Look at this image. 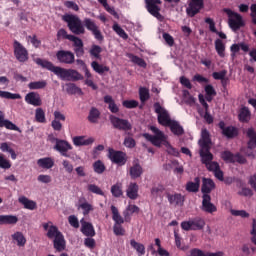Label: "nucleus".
Instances as JSON below:
<instances>
[{
    "mask_svg": "<svg viewBox=\"0 0 256 256\" xmlns=\"http://www.w3.org/2000/svg\"><path fill=\"white\" fill-rule=\"evenodd\" d=\"M63 21L67 23L68 29L74 35H85L86 28L87 31H90L92 33L94 39H96V41H99V43H103V41L105 40V37L101 33V29H99V26L97 25V23H95V20L91 18H84L82 22L77 15L66 14L63 16Z\"/></svg>",
    "mask_w": 256,
    "mask_h": 256,
    "instance_id": "1",
    "label": "nucleus"
},
{
    "mask_svg": "<svg viewBox=\"0 0 256 256\" xmlns=\"http://www.w3.org/2000/svg\"><path fill=\"white\" fill-rule=\"evenodd\" d=\"M36 65L42 67V69H47V71H51L55 73L59 79L62 81H83V74L79 73V71L75 69H67L62 68L60 66H54L53 62L41 58L35 59Z\"/></svg>",
    "mask_w": 256,
    "mask_h": 256,
    "instance_id": "2",
    "label": "nucleus"
},
{
    "mask_svg": "<svg viewBox=\"0 0 256 256\" xmlns=\"http://www.w3.org/2000/svg\"><path fill=\"white\" fill-rule=\"evenodd\" d=\"M57 37L58 39H68V41H72L76 57H83V55H85V44L81 38L67 34V30L63 28L58 30Z\"/></svg>",
    "mask_w": 256,
    "mask_h": 256,
    "instance_id": "3",
    "label": "nucleus"
},
{
    "mask_svg": "<svg viewBox=\"0 0 256 256\" xmlns=\"http://www.w3.org/2000/svg\"><path fill=\"white\" fill-rule=\"evenodd\" d=\"M205 225V219L197 216L188 221L181 222V229H183V231H203Z\"/></svg>",
    "mask_w": 256,
    "mask_h": 256,
    "instance_id": "4",
    "label": "nucleus"
},
{
    "mask_svg": "<svg viewBox=\"0 0 256 256\" xmlns=\"http://www.w3.org/2000/svg\"><path fill=\"white\" fill-rule=\"evenodd\" d=\"M224 13L228 15V25L232 31H239L240 27H245L243 17L229 8H224Z\"/></svg>",
    "mask_w": 256,
    "mask_h": 256,
    "instance_id": "5",
    "label": "nucleus"
},
{
    "mask_svg": "<svg viewBox=\"0 0 256 256\" xmlns=\"http://www.w3.org/2000/svg\"><path fill=\"white\" fill-rule=\"evenodd\" d=\"M145 9L148 11L152 17H155L158 21H163L165 17L161 15V5L163 2L161 0H144Z\"/></svg>",
    "mask_w": 256,
    "mask_h": 256,
    "instance_id": "6",
    "label": "nucleus"
},
{
    "mask_svg": "<svg viewBox=\"0 0 256 256\" xmlns=\"http://www.w3.org/2000/svg\"><path fill=\"white\" fill-rule=\"evenodd\" d=\"M109 121L114 129L127 133L133 129V124L125 118H119L113 114L109 116Z\"/></svg>",
    "mask_w": 256,
    "mask_h": 256,
    "instance_id": "7",
    "label": "nucleus"
},
{
    "mask_svg": "<svg viewBox=\"0 0 256 256\" xmlns=\"http://www.w3.org/2000/svg\"><path fill=\"white\" fill-rule=\"evenodd\" d=\"M150 131H152L154 135L144 133L143 137H145L147 141H150V143H152V145H154L155 147H161V144L163 143V141H165V134L155 126H151Z\"/></svg>",
    "mask_w": 256,
    "mask_h": 256,
    "instance_id": "8",
    "label": "nucleus"
},
{
    "mask_svg": "<svg viewBox=\"0 0 256 256\" xmlns=\"http://www.w3.org/2000/svg\"><path fill=\"white\" fill-rule=\"evenodd\" d=\"M154 109L155 113L158 115L159 125H162V127L170 126L173 120L171 119L169 112L165 108H162L159 102L154 103Z\"/></svg>",
    "mask_w": 256,
    "mask_h": 256,
    "instance_id": "9",
    "label": "nucleus"
},
{
    "mask_svg": "<svg viewBox=\"0 0 256 256\" xmlns=\"http://www.w3.org/2000/svg\"><path fill=\"white\" fill-rule=\"evenodd\" d=\"M14 57L19 61V63H25L29 61V52L27 48L23 46L19 41L15 40L13 43Z\"/></svg>",
    "mask_w": 256,
    "mask_h": 256,
    "instance_id": "10",
    "label": "nucleus"
},
{
    "mask_svg": "<svg viewBox=\"0 0 256 256\" xmlns=\"http://www.w3.org/2000/svg\"><path fill=\"white\" fill-rule=\"evenodd\" d=\"M108 158L112 163L116 165L123 166L127 163V153L119 150H115L113 148H109L108 150Z\"/></svg>",
    "mask_w": 256,
    "mask_h": 256,
    "instance_id": "11",
    "label": "nucleus"
},
{
    "mask_svg": "<svg viewBox=\"0 0 256 256\" xmlns=\"http://www.w3.org/2000/svg\"><path fill=\"white\" fill-rule=\"evenodd\" d=\"M58 63L63 65H73L75 63V54L69 50H59L56 52Z\"/></svg>",
    "mask_w": 256,
    "mask_h": 256,
    "instance_id": "12",
    "label": "nucleus"
},
{
    "mask_svg": "<svg viewBox=\"0 0 256 256\" xmlns=\"http://www.w3.org/2000/svg\"><path fill=\"white\" fill-rule=\"evenodd\" d=\"M203 7H205L204 0H191L186 8V15L189 17H195V15L201 12Z\"/></svg>",
    "mask_w": 256,
    "mask_h": 256,
    "instance_id": "13",
    "label": "nucleus"
},
{
    "mask_svg": "<svg viewBox=\"0 0 256 256\" xmlns=\"http://www.w3.org/2000/svg\"><path fill=\"white\" fill-rule=\"evenodd\" d=\"M218 127L221 129L222 135L226 137V139H235V137L239 135V130L234 126H226L225 121H220Z\"/></svg>",
    "mask_w": 256,
    "mask_h": 256,
    "instance_id": "14",
    "label": "nucleus"
},
{
    "mask_svg": "<svg viewBox=\"0 0 256 256\" xmlns=\"http://www.w3.org/2000/svg\"><path fill=\"white\" fill-rule=\"evenodd\" d=\"M201 209L204 211V213H216L217 206L211 202V195H202Z\"/></svg>",
    "mask_w": 256,
    "mask_h": 256,
    "instance_id": "15",
    "label": "nucleus"
},
{
    "mask_svg": "<svg viewBox=\"0 0 256 256\" xmlns=\"http://www.w3.org/2000/svg\"><path fill=\"white\" fill-rule=\"evenodd\" d=\"M54 149L58 151L62 157H71L67 151H71L73 149V146L70 145L69 142L66 140H58L57 144H55Z\"/></svg>",
    "mask_w": 256,
    "mask_h": 256,
    "instance_id": "16",
    "label": "nucleus"
},
{
    "mask_svg": "<svg viewBox=\"0 0 256 256\" xmlns=\"http://www.w3.org/2000/svg\"><path fill=\"white\" fill-rule=\"evenodd\" d=\"M52 224V222L42 224L44 231H47L46 237H48V239H56L60 234H62L61 231H59V228Z\"/></svg>",
    "mask_w": 256,
    "mask_h": 256,
    "instance_id": "17",
    "label": "nucleus"
},
{
    "mask_svg": "<svg viewBox=\"0 0 256 256\" xmlns=\"http://www.w3.org/2000/svg\"><path fill=\"white\" fill-rule=\"evenodd\" d=\"M166 197L168 199V203H170V205H174L175 207H183L185 203V196H182L181 193H166Z\"/></svg>",
    "mask_w": 256,
    "mask_h": 256,
    "instance_id": "18",
    "label": "nucleus"
},
{
    "mask_svg": "<svg viewBox=\"0 0 256 256\" xmlns=\"http://www.w3.org/2000/svg\"><path fill=\"white\" fill-rule=\"evenodd\" d=\"M25 101L28 103V105H33L34 107H41V105H43L41 95H39L37 92H30L26 94Z\"/></svg>",
    "mask_w": 256,
    "mask_h": 256,
    "instance_id": "19",
    "label": "nucleus"
},
{
    "mask_svg": "<svg viewBox=\"0 0 256 256\" xmlns=\"http://www.w3.org/2000/svg\"><path fill=\"white\" fill-rule=\"evenodd\" d=\"M199 155L201 158V163L203 165H207L211 161H213V154L211 153V146L200 147Z\"/></svg>",
    "mask_w": 256,
    "mask_h": 256,
    "instance_id": "20",
    "label": "nucleus"
},
{
    "mask_svg": "<svg viewBox=\"0 0 256 256\" xmlns=\"http://www.w3.org/2000/svg\"><path fill=\"white\" fill-rule=\"evenodd\" d=\"M215 189V182L211 178L202 179L201 193L202 195H210L211 191Z\"/></svg>",
    "mask_w": 256,
    "mask_h": 256,
    "instance_id": "21",
    "label": "nucleus"
},
{
    "mask_svg": "<svg viewBox=\"0 0 256 256\" xmlns=\"http://www.w3.org/2000/svg\"><path fill=\"white\" fill-rule=\"evenodd\" d=\"M0 127H5L10 131H18V133H21V129L17 125L9 120H5V114L3 111H0Z\"/></svg>",
    "mask_w": 256,
    "mask_h": 256,
    "instance_id": "22",
    "label": "nucleus"
},
{
    "mask_svg": "<svg viewBox=\"0 0 256 256\" xmlns=\"http://www.w3.org/2000/svg\"><path fill=\"white\" fill-rule=\"evenodd\" d=\"M72 141L75 147H84L87 145H93V143H95V138L90 137L86 139L85 136H75Z\"/></svg>",
    "mask_w": 256,
    "mask_h": 256,
    "instance_id": "23",
    "label": "nucleus"
},
{
    "mask_svg": "<svg viewBox=\"0 0 256 256\" xmlns=\"http://www.w3.org/2000/svg\"><path fill=\"white\" fill-rule=\"evenodd\" d=\"M81 225V233H83L85 237H95V228L93 227V224L85 220H81Z\"/></svg>",
    "mask_w": 256,
    "mask_h": 256,
    "instance_id": "24",
    "label": "nucleus"
},
{
    "mask_svg": "<svg viewBox=\"0 0 256 256\" xmlns=\"http://www.w3.org/2000/svg\"><path fill=\"white\" fill-rule=\"evenodd\" d=\"M37 165L40 169H52L55 165V160L51 157L40 158L37 160Z\"/></svg>",
    "mask_w": 256,
    "mask_h": 256,
    "instance_id": "25",
    "label": "nucleus"
},
{
    "mask_svg": "<svg viewBox=\"0 0 256 256\" xmlns=\"http://www.w3.org/2000/svg\"><path fill=\"white\" fill-rule=\"evenodd\" d=\"M131 179H139L143 175V167L139 163H134L129 170Z\"/></svg>",
    "mask_w": 256,
    "mask_h": 256,
    "instance_id": "26",
    "label": "nucleus"
},
{
    "mask_svg": "<svg viewBox=\"0 0 256 256\" xmlns=\"http://www.w3.org/2000/svg\"><path fill=\"white\" fill-rule=\"evenodd\" d=\"M53 245L56 251H59V252L65 251L66 243H65V236H63V233L58 235L56 238H54Z\"/></svg>",
    "mask_w": 256,
    "mask_h": 256,
    "instance_id": "27",
    "label": "nucleus"
},
{
    "mask_svg": "<svg viewBox=\"0 0 256 256\" xmlns=\"http://www.w3.org/2000/svg\"><path fill=\"white\" fill-rule=\"evenodd\" d=\"M104 103L108 105L109 111H111L114 114L119 113V106H117V103H115L113 96L111 95L104 96Z\"/></svg>",
    "mask_w": 256,
    "mask_h": 256,
    "instance_id": "28",
    "label": "nucleus"
},
{
    "mask_svg": "<svg viewBox=\"0 0 256 256\" xmlns=\"http://www.w3.org/2000/svg\"><path fill=\"white\" fill-rule=\"evenodd\" d=\"M201 140L199 141V145L200 147H210L209 145H211V134H209V130L208 129H202L201 132Z\"/></svg>",
    "mask_w": 256,
    "mask_h": 256,
    "instance_id": "29",
    "label": "nucleus"
},
{
    "mask_svg": "<svg viewBox=\"0 0 256 256\" xmlns=\"http://www.w3.org/2000/svg\"><path fill=\"white\" fill-rule=\"evenodd\" d=\"M18 201H19V203L24 205L25 209H29L30 211H35V209H37V203L33 200H29V198H27L25 196H21L18 199Z\"/></svg>",
    "mask_w": 256,
    "mask_h": 256,
    "instance_id": "30",
    "label": "nucleus"
},
{
    "mask_svg": "<svg viewBox=\"0 0 256 256\" xmlns=\"http://www.w3.org/2000/svg\"><path fill=\"white\" fill-rule=\"evenodd\" d=\"M19 221L17 216L13 215H0V225H16Z\"/></svg>",
    "mask_w": 256,
    "mask_h": 256,
    "instance_id": "31",
    "label": "nucleus"
},
{
    "mask_svg": "<svg viewBox=\"0 0 256 256\" xmlns=\"http://www.w3.org/2000/svg\"><path fill=\"white\" fill-rule=\"evenodd\" d=\"M126 193L129 199H137V197H139V186L137 185V183H130Z\"/></svg>",
    "mask_w": 256,
    "mask_h": 256,
    "instance_id": "32",
    "label": "nucleus"
},
{
    "mask_svg": "<svg viewBox=\"0 0 256 256\" xmlns=\"http://www.w3.org/2000/svg\"><path fill=\"white\" fill-rule=\"evenodd\" d=\"M150 193L155 199L159 197L160 199H163V193H165V186L157 184L151 188Z\"/></svg>",
    "mask_w": 256,
    "mask_h": 256,
    "instance_id": "33",
    "label": "nucleus"
},
{
    "mask_svg": "<svg viewBox=\"0 0 256 256\" xmlns=\"http://www.w3.org/2000/svg\"><path fill=\"white\" fill-rule=\"evenodd\" d=\"M201 185V179H199V177H196L194 179V182H188L186 184V191H188V193H197V191H199V187Z\"/></svg>",
    "mask_w": 256,
    "mask_h": 256,
    "instance_id": "34",
    "label": "nucleus"
},
{
    "mask_svg": "<svg viewBox=\"0 0 256 256\" xmlns=\"http://www.w3.org/2000/svg\"><path fill=\"white\" fill-rule=\"evenodd\" d=\"M238 117L241 123H249V121H251V111L249 110V108L243 107L241 108Z\"/></svg>",
    "mask_w": 256,
    "mask_h": 256,
    "instance_id": "35",
    "label": "nucleus"
},
{
    "mask_svg": "<svg viewBox=\"0 0 256 256\" xmlns=\"http://www.w3.org/2000/svg\"><path fill=\"white\" fill-rule=\"evenodd\" d=\"M111 211H112V219L115 222L114 225H123V223H125V219H123L121 214H119V209H117V207L112 205Z\"/></svg>",
    "mask_w": 256,
    "mask_h": 256,
    "instance_id": "36",
    "label": "nucleus"
},
{
    "mask_svg": "<svg viewBox=\"0 0 256 256\" xmlns=\"http://www.w3.org/2000/svg\"><path fill=\"white\" fill-rule=\"evenodd\" d=\"M66 92L68 95H83V90L75 83H66Z\"/></svg>",
    "mask_w": 256,
    "mask_h": 256,
    "instance_id": "37",
    "label": "nucleus"
},
{
    "mask_svg": "<svg viewBox=\"0 0 256 256\" xmlns=\"http://www.w3.org/2000/svg\"><path fill=\"white\" fill-rule=\"evenodd\" d=\"M247 137L249 138L248 149H255L256 148V132H255V129L249 128L247 130Z\"/></svg>",
    "mask_w": 256,
    "mask_h": 256,
    "instance_id": "38",
    "label": "nucleus"
},
{
    "mask_svg": "<svg viewBox=\"0 0 256 256\" xmlns=\"http://www.w3.org/2000/svg\"><path fill=\"white\" fill-rule=\"evenodd\" d=\"M101 117V112L96 107H92L89 111L88 121L90 123H98Z\"/></svg>",
    "mask_w": 256,
    "mask_h": 256,
    "instance_id": "39",
    "label": "nucleus"
},
{
    "mask_svg": "<svg viewBox=\"0 0 256 256\" xmlns=\"http://www.w3.org/2000/svg\"><path fill=\"white\" fill-rule=\"evenodd\" d=\"M170 128V131L174 134V135H183V133H185V131L183 130V126H181V124H179V122L172 120V122L170 123V125L168 126Z\"/></svg>",
    "mask_w": 256,
    "mask_h": 256,
    "instance_id": "40",
    "label": "nucleus"
},
{
    "mask_svg": "<svg viewBox=\"0 0 256 256\" xmlns=\"http://www.w3.org/2000/svg\"><path fill=\"white\" fill-rule=\"evenodd\" d=\"M191 253H192V256H223L224 253L221 252V251H218V252H207L205 254V252H203L202 250L200 249H197V248H194L191 250Z\"/></svg>",
    "mask_w": 256,
    "mask_h": 256,
    "instance_id": "41",
    "label": "nucleus"
},
{
    "mask_svg": "<svg viewBox=\"0 0 256 256\" xmlns=\"http://www.w3.org/2000/svg\"><path fill=\"white\" fill-rule=\"evenodd\" d=\"M214 45L219 57L223 59L225 57V43L221 39H216Z\"/></svg>",
    "mask_w": 256,
    "mask_h": 256,
    "instance_id": "42",
    "label": "nucleus"
},
{
    "mask_svg": "<svg viewBox=\"0 0 256 256\" xmlns=\"http://www.w3.org/2000/svg\"><path fill=\"white\" fill-rule=\"evenodd\" d=\"M90 56L94 59L101 60V53H103V48L101 46L93 44L89 50Z\"/></svg>",
    "mask_w": 256,
    "mask_h": 256,
    "instance_id": "43",
    "label": "nucleus"
},
{
    "mask_svg": "<svg viewBox=\"0 0 256 256\" xmlns=\"http://www.w3.org/2000/svg\"><path fill=\"white\" fill-rule=\"evenodd\" d=\"M91 67H92L93 71H95L99 75H103V73L109 72L108 66H103V65L97 63V61H93L91 63Z\"/></svg>",
    "mask_w": 256,
    "mask_h": 256,
    "instance_id": "44",
    "label": "nucleus"
},
{
    "mask_svg": "<svg viewBox=\"0 0 256 256\" xmlns=\"http://www.w3.org/2000/svg\"><path fill=\"white\" fill-rule=\"evenodd\" d=\"M45 87H47L46 80L34 81L28 84V89H30L31 91H35L37 89H45Z\"/></svg>",
    "mask_w": 256,
    "mask_h": 256,
    "instance_id": "45",
    "label": "nucleus"
},
{
    "mask_svg": "<svg viewBox=\"0 0 256 256\" xmlns=\"http://www.w3.org/2000/svg\"><path fill=\"white\" fill-rule=\"evenodd\" d=\"M130 245L135 251H137L138 255H145V245L135 241V239L130 240Z\"/></svg>",
    "mask_w": 256,
    "mask_h": 256,
    "instance_id": "46",
    "label": "nucleus"
},
{
    "mask_svg": "<svg viewBox=\"0 0 256 256\" xmlns=\"http://www.w3.org/2000/svg\"><path fill=\"white\" fill-rule=\"evenodd\" d=\"M12 239L17 242L18 247H25V243H27V239H25V236L21 232L14 233Z\"/></svg>",
    "mask_w": 256,
    "mask_h": 256,
    "instance_id": "47",
    "label": "nucleus"
},
{
    "mask_svg": "<svg viewBox=\"0 0 256 256\" xmlns=\"http://www.w3.org/2000/svg\"><path fill=\"white\" fill-rule=\"evenodd\" d=\"M130 59L132 63H134L135 65H138V67H142V69H147V62H145L143 58L131 54Z\"/></svg>",
    "mask_w": 256,
    "mask_h": 256,
    "instance_id": "48",
    "label": "nucleus"
},
{
    "mask_svg": "<svg viewBox=\"0 0 256 256\" xmlns=\"http://www.w3.org/2000/svg\"><path fill=\"white\" fill-rule=\"evenodd\" d=\"M87 191H89V193H94V195L105 197V192H103V190L95 184H88Z\"/></svg>",
    "mask_w": 256,
    "mask_h": 256,
    "instance_id": "49",
    "label": "nucleus"
},
{
    "mask_svg": "<svg viewBox=\"0 0 256 256\" xmlns=\"http://www.w3.org/2000/svg\"><path fill=\"white\" fill-rule=\"evenodd\" d=\"M221 159H223V161L226 163H235V154L228 150L223 151L221 153Z\"/></svg>",
    "mask_w": 256,
    "mask_h": 256,
    "instance_id": "50",
    "label": "nucleus"
},
{
    "mask_svg": "<svg viewBox=\"0 0 256 256\" xmlns=\"http://www.w3.org/2000/svg\"><path fill=\"white\" fill-rule=\"evenodd\" d=\"M139 97H140L141 103H145L146 101H149V98L151 97L149 94V89L145 87H140Z\"/></svg>",
    "mask_w": 256,
    "mask_h": 256,
    "instance_id": "51",
    "label": "nucleus"
},
{
    "mask_svg": "<svg viewBox=\"0 0 256 256\" xmlns=\"http://www.w3.org/2000/svg\"><path fill=\"white\" fill-rule=\"evenodd\" d=\"M113 31L119 35L122 39H129V35H127V32L119 24L115 23L112 27Z\"/></svg>",
    "mask_w": 256,
    "mask_h": 256,
    "instance_id": "52",
    "label": "nucleus"
},
{
    "mask_svg": "<svg viewBox=\"0 0 256 256\" xmlns=\"http://www.w3.org/2000/svg\"><path fill=\"white\" fill-rule=\"evenodd\" d=\"M93 169L95 173H97L98 175H101L105 173V164H103L101 160H98L93 163Z\"/></svg>",
    "mask_w": 256,
    "mask_h": 256,
    "instance_id": "53",
    "label": "nucleus"
},
{
    "mask_svg": "<svg viewBox=\"0 0 256 256\" xmlns=\"http://www.w3.org/2000/svg\"><path fill=\"white\" fill-rule=\"evenodd\" d=\"M35 119L37 123H45L47 121V119L45 118V111H43V108L36 109Z\"/></svg>",
    "mask_w": 256,
    "mask_h": 256,
    "instance_id": "54",
    "label": "nucleus"
},
{
    "mask_svg": "<svg viewBox=\"0 0 256 256\" xmlns=\"http://www.w3.org/2000/svg\"><path fill=\"white\" fill-rule=\"evenodd\" d=\"M123 145L127 147V149H135L137 142L131 136H126L124 138Z\"/></svg>",
    "mask_w": 256,
    "mask_h": 256,
    "instance_id": "55",
    "label": "nucleus"
},
{
    "mask_svg": "<svg viewBox=\"0 0 256 256\" xmlns=\"http://www.w3.org/2000/svg\"><path fill=\"white\" fill-rule=\"evenodd\" d=\"M0 97L2 99H21L20 94H13L11 92L0 90Z\"/></svg>",
    "mask_w": 256,
    "mask_h": 256,
    "instance_id": "56",
    "label": "nucleus"
},
{
    "mask_svg": "<svg viewBox=\"0 0 256 256\" xmlns=\"http://www.w3.org/2000/svg\"><path fill=\"white\" fill-rule=\"evenodd\" d=\"M111 193L113 197H121L123 195V188L121 184H115L111 187Z\"/></svg>",
    "mask_w": 256,
    "mask_h": 256,
    "instance_id": "57",
    "label": "nucleus"
},
{
    "mask_svg": "<svg viewBox=\"0 0 256 256\" xmlns=\"http://www.w3.org/2000/svg\"><path fill=\"white\" fill-rule=\"evenodd\" d=\"M122 105L126 109H136V107H139V102L137 100H124Z\"/></svg>",
    "mask_w": 256,
    "mask_h": 256,
    "instance_id": "58",
    "label": "nucleus"
},
{
    "mask_svg": "<svg viewBox=\"0 0 256 256\" xmlns=\"http://www.w3.org/2000/svg\"><path fill=\"white\" fill-rule=\"evenodd\" d=\"M231 215L234 217H242V219H248L250 217L249 213L245 210H230Z\"/></svg>",
    "mask_w": 256,
    "mask_h": 256,
    "instance_id": "59",
    "label": "nucleus"
},
{
    "mask_svg": "<svg viewBox=\"0 0 256 256\" xmlns=\"http://www.w3.org/2000/svg\"><path fill=\"white\" fill-rule=\"evenodd\" d=\"M113 231L114 235H116L117 237H123V235H125V228H123L121 224H114Z\"/></svg>",
    "mask_w": 256,
    "mask_h": 256,
    "instance_id": "60",
    "label": "nucleus"
},
{
    "mask_svg": "<svg viewBox=\"0 0 256 256\" xmlns=\"http://www.w3.org/2000/svg\"><path fill=\"white\" fill-rule=\"evenodd\" d=\"M0 168L11 169V162L7 160L3 154H0Z\"/></svg>",
    "mask_w": 256,
    "mask_h": 256,
    "instance_id": "61",
    "label": "nucleus"
},
{
    "mask_svg": "<svg viewBox=\"0 0 256 256\" xmlns=\"http://www.w3.org/2000/svg\"><path fill=\"white\" fill-rule=\"evenodd\" d=\"M80 208L83 211V215H89V213L93 211V205L89 204L88 202L80 204Z\"/></svg>",
    "mask_w": 256,
    "mask_h": 256,
    "instance_id": "62",
    "label": "nucleus"
},
{
    "mask_svg": "<svg viewBox=\"0 0 256 256\" xmlns=\"http://www.w3.org/2000/svg\"><path fill=\"white\" fill-rule=\"evenodd\" d=\"M226 75H227V70H222L220 72H213L212 73V77L216 81H223V79H225Z\"/></svg>",
    "mask_w": 256,
    "mask_h": 256,
    "instance_id": "63",
    "label": "nucleus"
},
{
    "mask_svg": "<svg viewBox=\"0 0 256 256\" xmlns=\"http://www.w3.org/2000/svg\"><path fill=\"white\" fill-rule=\"evenodd\" d=\"M205 167L208 169V171H212L213 173H215L216 170L221 168L219 166V163H217L215 161L208 162V164H206Z\"/></svg>",
    "mask_w": 256,
    "mask_h": 256,
    "instance_id": "64",
    "label": "nucleus"
}]
</instances>
